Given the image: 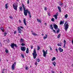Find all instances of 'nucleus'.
Wrapping results in <instances>:
<instances>
[{"instance_id":"obj_1","label":"nucleus","mask_w":73,"mask_h":73,"mask_svg":"<svg viewBox=\"0 0 73 73\" xmlns=\"http://www.w3.org/2000/svg\"><path fill=\"white\" fill-rule=\"evenodd\" d=\"M64 29L66 31L68 30V29L69 27V23L68 21H67L64 23Z\"/></svg>"},{"instance_id":"obj_2","label":"nucleus","mask_w":73,"mask_h":73,"mask_svg":"<svg viewBox=\"0 0 73 73\" xmlns=\"http://www.w3.org/2000/svg\"><path fill=\"white\" fill-rule=\"evenodd\" d=\"M22 5L23 8V9L24 14H26L27 13H25V12H28V9L26 10V7L25 6V5H24L23 4V3H22Z\"/></svg>"},{"instance_id":"obj_3","label":"nucleus","mask_w":73,"mask_h":73,"mask_svg":"<svg viewBox=\"0 0 73 73\" xmlns=\"http://www.w3.org/2000/svg\"><path fill=\"white\" fill-rule=\"evenodd\" d=\"M33 57L34 59H35L37 57V54H36V49L35 48L33 51Z\"/></svg>"},{"instance_id":"obj_4","label":"nucleus","mask_w":73,"mask_h":73,"mask_svg":"<svg viewBox=\"0 0 73 73\" xmlns=\"http://www.w3.org/2000/svg\"><path fill=\"white\" fill-rule=\"evenodd\" d=\"M11 46V47L13 49H15L14 46H15L16 48H17V46L16 44H15L14 43H11V44L10 45Z\"/></svg>"},{"instance_id":"obj_5","label":"nucleus","mask_w":73,"mask_h":73,"mask_svg":"<svg viewBox=\"0 0 73 73\" xmlns=\"http://www.w3.org/2000/svg\"><path fill=\"white\" fill-rule=\"evenodd\" d=\"M47 52H48V51L47 50H46V51H45L44 50H43V57H46V54L48 53H47Z\"/></svg>"},{"instance_id":"obj_6","label":"nucleus","mask_w":73,"mask_h":73,"mask_svg":"<svg viewBox=\"0 0 73 73\" xmlns=\"http://www.w3.org/2000/svg\"><path fill=\"white\" fill-rule=\"evenodd\" d=\"M13 7L14 9L17 11V6L16 5V3H14L13 4Z\"/></svg>"},{"instance_id":"obj_7","label":"nucleus","mask_w":73,"mask_h":73,"mask_svg":"<svg viewBox=\"0 0 73 73\" xmlns=\"http://www.w3.org/2000/svg\"><path fill=\"white\" fill-rule=\"evenodd\" d=\"M16 63L15 62L11 66V68L12 69H13V70H15V66L16 65Z\"/></svg>"},{"instance_id":"obj_8","label":"nucleus","mask_w":73,"mask_h":73,"mask_svg":"<svg viewBox=\"0 0 73 73\" xmlns=\"http://www.w3.org/2000/svg\"><path fill=\"white\" fill-rule=\"evenodd\" d=\"M58 16V13L57 12L55 15L53 16V17H54L56 20H57V16Z\"/></svg>"},{"instance_id":"obj_9","label":"nucleus","mask_w":73,"mask_h":73,"mask_svg":"<svg viewBox=\"0 0 73 73\" xmlns=\"http://www.w3.org/2000/svg\"><path fill=\"white\" fill-rule=\"evenodd\" d=\"M18 31L19 33H21V32H22V30L21 29L20 27H18Z\"/></svg>"},{"instance_id":"obj_10","label":"nucleus","mask_w":73,"mask_h":73,"mask_svg":"<svg viewBox=\"0 0 73 73\" xmlns=\"http://www.w3.org/2000/svg\"><path fill=\"white\" fill-rule=\"evenodd\" d=\"M54 28L55 30L56 29H58V26L56 24L53 25Z\"/></svg>"},{"instance_id":"obj_11","label":"nucleus","mask_w":73,"mask_h":73,"mask_svg":"<svg viewBox=\"0 0 73 73\" xmlns=\"http://www.w3.org/2000/svg\"><path fill=\"white\" fill-rule=\"evenodd\" d=\"M21 49L22 51H24L26 50V48L24 46L22 47L21 48Z\"/></svg>"},{"instance_id":"obj_12","label":"nucleus","mask_w":73,"mask_h":73,"mask_svg":"<svg viewBox=\"0 0 73 73\" xmlns=\"http://www.w3.org/2000/svg\"><path fill=\"white\" fill-rule=\"evenodd\" d=\"M28 12L26 11V12H25V13H26V14H24V15L25 16H27V13H28L29 15H31V12L30 11H28Z\"/></svg>"},{"instance_id":"obj_13","label":"nucleus","mask_w":73,"mask_h":73,"mask_svg":"<svg viewBox=\"0 0 73 73\" xmlns=\"http://www.w3.org/2000/svg\"><path fill=\"white\" fill-rule=\"evenodd\" d=\"M58 50L60 52H63V49L61 48L60 47H59V48L58 49Z\"/></svg>"},{"instance_id":"obj_14","label":"nucleus","mask_w":73,"mask_h":73,"mask_svg":"<svg viewBox=\"0 0 73 73\" xmlns=\"http://www.w3.org/2000/svg\"><path fill=\"white\" fill-rule=\"evenodd\" d=\"M23 23L25 25H27V23H26V20L24 18L23 19Z\"/></svg>"},{"instance_id":"obj_15","label":"nucleus","mask_w":73,"mask_h":73,"mask_svg":"<svg viewBox=\"0 0 73 73\" xmlns=\"http://www.w3.org/2000/svg\"><path fill=\"white\" fill-rule=\"evenodd\" d=\"M58 8L60 12H61V7H60L58 6Z\"/></svg>"},{"instance_id":"obj_16","label":"nucleus","mask_w":73,"mask_h":73,"mask_svg":"<svg viewBox=\"0 0 73 73\" xmlns=\"http://www.w3.org/2000/svg\"><path fill=\"white\" fill-rule=\"evenodd\" d=\"M45 36H44L43 37L44 40H45V39H46V38H47V37H48V35L45 34Z\"/></svg>"},{"instance_id":"obj_17","label":"nucleus","mask_w":73,"mask_h":73,"mask_svg":"<svg viewBox=\"0 0 73 73\" xmlns=\"http://www.w3.org/2000/svg\"><path fill=\"white\" fill-rule=\"evenodd\" d=\"M19 9L20 11H23V8L22 7H19Z\"/></svg>"},{"instance_id":"obj_18","label":"nucleus","mask_w":73,"mask_h":73,"mask_svg":"<svg viewBox=\"0 0 73 73\" xmlns=\"http://www.w3.org/2000/svg\"><path fill=\"white\" fill-rule=\"evenodd\" d=\"M24 39H21L20 40V42L21 43H22V42H23V41H24Z\"/></svg>"},{"instance_id":"obj_19","label":"nucleus","mask_w":73,"mask_h":73,"mask_svg":"<svg viewBox=\"0 0 73 73\" xmlns=\"http://www.w3.org/2000/svg\"><path fill=\"white\" fill-rule=\"evenodd\" d=\"M8 4L6 3L5 5V8L6 9H8Z\"/></svg>"},{"instance_id":"obj_20","label":"nucleus","mask_w":73,"mask_h":73,"mask_svg":"<svg viewBox=\"0 0 73 73\" xmlns=\"http://www.w3.org/2000/svg\"><path fill=\"white\" fill-rule=\"evenodd\" d=\"M50 29H51L53 30V27H52V25H51L50 26Z\"/></svg>"},{"instance_id":"obj_21","label":"nucleus","mask_w":73,"mask_h":73,"mask_svg":"<svg viewBox=\"0 0 73 73\" xmlns=\"http://www.w3.org/2000/svg\"><path fill=\"white\" fill-rule=\"evenodd\" d=\"M26 53H29V49H28V48H27Z\"/></svg>"},{"instance_id":"obj_22","label":"nucleus","mask_w":73,"mask_h":73,"mask_svg":"<svg viewBox=\"0 0 73 73\" xmlns=\"http://www.w3.org/2000/svg\"><path fill=\"white\" fill-rule=\"evenodd\" d=\"M37 20L38 23H41V21L38 19H37Z\"/></svg>"},{"instance_id":"obj_23","label":"nucleus","mask_w":73,"mask_h":73,"mask_svg":"<svg viewBox=\"0 0 73 73\" xmlns=\"http://www.w3.org/2000/svg\"><path fill=\"white\" fill-rule=\"evenodd\" d=\"M25 69L26 70H28L29 69V67L27 66H25Z\"/></svg>"},{"instance_id":"obj_24","label":"nucleus","mask_w":73,"mask_h":73,"mask_svg":"<svg viewBox=\"0 0 73 73\" xmlns=\"http://www.w3.org/2000/svg\"><path fill=\"white\" fill-rule=\"evenodd\" d=\"M64 22H62V21H61L60 22V25H62V24H63Z\"/></svg>"},{"instance_id":"obj_25","label":"nucleus","mask_w":73,"mask_h":73,"mask_svg":"<svg viewBox=\"0 0 73 73\" xmlns=\"http://www.w3.org/2000/svg\"><path fill=\"white\" fill-rule=\"evenodd\" d=\"M36 61H37V62H40V59H39V58H38L36 59Z\"/></svg>"},{"instance_id":"obj_26","label":"nucleus","mask_w":73,"mask_h":73,"mask_svg":"<svg viewBox=\"0 0 73 73\" xmlns=\"http://www.w3.org/2000/svg\"><path fill=\"white\" fill-rule=\"evenodd\" d=\"M32 34L34 35V36H36H36H37V35L35 33H32Z\"/></svg>"},{"instance_id":"obj_27","label":"nucleus","mask_w":73,"mask_h":73,"mask_svg":"<svg viewBox=\"0 0 73 73\" xmlns=\"http://www.w3.org/2000/svg\"><path fill=\"white\" fill-rule=\"evenodd\" d=\"M1 30L3 32L4 31V28H3V27H1Z\"/></svg>"},{"instance_id":"obj_28","label":"nucleus","mask_w":73,"mask_h":73,"mask_svg":"<svg viewBox=\"0 0 73 73\" xmlns=\"http://www.w3.org/2000/svg\"><path fill=\"white\" fill-rule=\"evenodd\" d=\"M61 36V34H59V35L57 37V38H60V36Z\"/></svg>"},{"instance_id":"obj_29","label":"nucleus","mask_w":73,"mask_h":73,"mask_svg":"<svg viewBox=\"0 0 73 73\" xmlns=\"http://www.w3.org/2000/svg\"><path fill=\"white\" fill-rule=\"evenodd\" d=\"M56 59V58L55 57H53V58L52 59V61H53L54 60H55V59Z\"/></svg>"},{"instance_id":"obj_30","label":"nucleus","mask_w":73,"mask_h":73,"mask_svg":"<svg viewBox=\"0 0 73 73\" xmlns=\"http://www.w3.org/2000/svg\"><path fill=\"white\" fill-rule=\"evenodd\" d=\"M68 14H66L65 15V18H66V19L67 18V17H68Z\"/></svg>"},{"instance_id":"obj_31","label":"nucleus","mask_w":73,"mask_h":73,"mask_svg":"<svg viewBox=\"0 0 73 73\" xmlns=\"http://www.w3.org/2000/svg\"><path fill=\"white\" fill-rule=\"evenodd\" d=\"M60 29H58V30L56 31V33H59L60 32Z\"/></svg>"},{"instance_id":"obj_32","label":"nucleus","mask_w":73,"mask_h":73,"mask_svg":"<svg viewBox=\"0 0 73 73\" xmlns=\"http://www.w3.org/2000/svg\"><path fill=\"white\" fill-rule=\"evenodd\" d=\"M52 64L54 65V66H56V62H52Z\"/></svg>"},{"instance_id":"obj_33","label":"nucleus","mask_w":73,"mask_h":73,"mask_svg":"<svg viewBox=\"0 0 73 73\" xmlns=\"http://www.w3.org/2000/svg\"><path fill=\"white\" fill-rule=\"evenodd\" d=\"M5 52L7 53H8V52H9V51H8V50H7V49H6L5 50Z\"/></svg>"},{"instance_id":"obj_34","label":"nucleus","mask_w":73,"mask_h":73,"mask_svg":"<svg viewBox=\"0 0 73 73\" xmlns=\"http://www.w3.org/2000/svg\"><path fill=\"white\" fill-rule=\"evenodd\" d=\"M21 56L23 58H24V54H21Z\"/></svg>"},{"instance_id":"obj_35","label":"nucleus","mask_w":73,"mask_h":73,"mask_svg":"<svg viewBox=\"0 0 73 73\" xmlns=\"http://www.w3.org/2000/svg\"><path fill=\"white\" fill-rule=\"evenodd\" d=\"M21 45H22V46H24V45H25V44L24 43H22L21 44Z\"/></svg>"},{"instance_id":"obj_36","label":"nucleus","mask_w":73,"mask_h":73,"mask_svg":"<svg viewBox=\"0 0 73 73\" xmlns=\"http://www.w3.org/2000/svg\"><path fill=\"white\" fill-rule=\"evenodd\" d=\"M51 21H54V18H52Z\"/></svg>"},{"instance_id":"obj_37","label":"nucleus","mask_w":73,"mask_h":73,"mask_svg":"<svg viewBox=\"0 0 73 73\" xmlns=\"http://www.w3.org/2000/svg\"><path fill=\"white\" fill-rule=\"evenodd\" d=\"M40 49V46H38V49H37L38 50H39Z\"/></svg>"},{"instance_id":"obj_38","label":"nucleus","mask_w":73,"mask_h":73,"mask_svg":"<svg viewBox=\"0 0 73 73\" xmlns=\"http://www.w3.org/2000/svg\"><path fill=\"white\" fill-rule=\"evenodd\" d=\"M64 44H66V40H64Z\"/></svg>"},{"instance_id":"obj_39","label":"nucleus","mask_w":73,"mask_h":73,"mask_svg":"<svg viewBox=\"0 0 73 73\" xmlns=\"http://www.w3.org/2000/svg\"><path fill=\"white\" fill-rule=\"evenodd\" d=\"M57 45L58 46H61V45L60 44H57Z\"/></svg>"},{"instance_id":"obj_40","label":"nucleus","mask_w":73,"mask_h":73,"mask_svg":"<svg viewBox=\"0 0 73 73\" xmlns=\"http://www.w3.org/2000/svg\"><path fill=\"white\" fill-rule=\"evenodd\" d=\"M44 9L45 11H47V8H46V7H44Z\"/></svg>"},{"instance_id":"obj_41","label":"nucleus","mask_w":73,"mask_h":73,"mask_svg":"<svg viewBox=\"0 0 73 73\" xmlns=\"http://www.w3.org/2000/svg\"><path fill=\"white\" fill-rule=\"evenodd\" d=\"M60 5H62V4H63V3H61L59 4Z\"/></svg>"},{"instance_id":"obj_42","label":"nucleus","mask_w":73,"mask_h":73,"mask_svg":"<svg viewBox=\"0 0 73 73\" xmlns=\"http://www.w3.org/2000/svg\"><path fill=\"white\" fill-rule=\"evenodd\" d=\"M27 3L28 4H29V0H28Z\"/></svg>"},{"instance_id":"obj_43","label":"nucleus","mask_w":73,"mask_h":73,"mask_svg":"<svg viewBox=\"0 0 73 73\" xmlns=\"http://www.w3.org/2000/svg\"><path fill=\"white\" fill-rule=\"evenodd\" d=\"M33 46H31V49H33Z\"/></svg>"},{"instance_id":"obj_44","label":"nucleus","mask_w":73,"mask_h":73,"mask_svg":"<svg viewBox=\"0 0 73 73\" xmlns=\"http://www.w3.org/2000/svg\"><path fill=\"white\" fill-rule=\"evenodd\" d=\"M6 41H7V42H9V39H7Z\"/></svg>"},{"instance_id":"obj_45","label":"nucleus","mask_w":73,"mask_h":73,"mask_svg":"<svg viewBox=\"0 0 73 73\" xmlns=\"http://www.w3.org/2000/svg\"><path fill=\"white\" fill-rule=\"evenodd\" d=\"M65 44V43L64 44V45L63 46V48H65V44Z\"/></svg>"},{"instance_id":"obj_46","label":"nucleus","mask_w":73,"mask_h":73,"mask_svg":"<svg viewBox=\"0 0 73 73\" xmlns=\"http://www.w3.org/2000/svg\"><path fill=\"white\" fill-rule=\"evenodd\" d=\"M56 51L57 53H58V50L56 48Z\"/></svg>"},{"instance_id":"obj_47","label":"nucleus","mask_w":73,"mask_h":73,"mask_svg":"<svg viewBox=\"0 0 73 73\" xmlns=\"http://www.w3.org/2000/svg\"><path fill=\"white\" fill-rule=\"evenodd\" d=\"M35 64L36 65H37V62H36L35 63Z\"/></svg>"},{"instance_id":"obj_48","label":"nucleus","mask_w":73,"mask_h":73,"mask_svg":"<svg viewBox=\"0 0 73 73\" xmlns=\"http://www.w3.org/2000/svg\"><path fill=\"white\" fill-rule=\"evenodd\" d=\"M17 31H15L14 32V34H15L16 33Z\"/></svg>"},{"instance_id":"obj_49","label":"nucleus","mask_w":73,"mask_h":73,"mask_svg":"<svg viewBox=\"0 0 73 73\" xmlns=\"http://www.w3.org/2000/svg\"><path fill=\"white\" fill-rule=\"evenodd\" d=\"M29 17L30 18H31V17H32V16H31V15H29Z\"/></svg>"},{"instance_id":"obj_50","label":"nucleus","mask_w":73,"mask_h":73,"mask_svg":"<svg viewBox=\"0 0 73 73\" xmlns=\"http://www.w3.org/2000/svg\"><path fill=\"white\" fill-rule=\"evenodd\" d=\"M19 22L20 23H21V21L20 20H19Z\"/></svg>"},{"instance_id":"obj_51","label":"nucleus","mask_w":73,"mask_h":73,"mask_svg":"<svg viewBox=\"0 0 73 73\" xmlns=\"http://www.w3.org/2000/svg\"><path fill=\"white\" fill-rule=\"evenodd\" d=\"M53 32H54V33H56V31L54 29L53 30Z\"/></svg>"},{"instance_id":"obj_52","label":"nucleus","mask_w":73,"mask_h":73,"mask_svg":"<svg viewBox=\"0 0 73 73\" xmlns=\"http://www.w3.org/2000/svg\"><path fill=\"white\" fill-rule=\"evenodd\" d=\"M48 16H50V13H48Z\"/></svg>"},{"instance_id":"obj_53","label":"nucleus","mask_w":73,"mask_h":73,"mask_svg":"<svg viewBox=\"0 0 73 73\" xmlns=\"http://www.w3.org/2000/svg\"><path fill=\"white\" fill-rule=\"evenodd\" d=\"M50 50H52V48H51V47H50Z\"/></svg>"},{"instance_id":"obj_54","label":"nucleus","mask_w":73,"mask_h":73,"mask_svg":"<svg viewBox=\"0 0 73 73\" xmlns=\"http://www.w3.org/2000/svg\"><path fill=\"white\" fill-rule=\"evenodd\" d=\"M9 17L10 19H12V17Z\"/></svg>"},{"instance_id":"obj_55","label":"nucleus","mask_w":73,"mask_h":73,"mask_svg":"<svg viewBox=\"0 0 73 73\" xmlns=\"http://www.w3.org/2000/svg\"><path fill=\"white\" fill-rule=\"evenodd\" d=\"M0 44H1V46H2V44L1 43V42H0Z\"/></svg>"},{"instance_id":"obj_56","label":"nucleus","mask_w":73,"mask_h":73,"mask_svg":"<svg viewBox=\"0 0 73 73\" xmlns=\"http://www.w3.org/2000/svg\"><path fill=\"white\" fill-rule=\"evenodd\" d=\"M52 73H54V72L53 71H52Z\"/></svg>"},{"instance_id":"obj_57","label":"nucleus","mask_w":73,"mask_h":73,"mask_svg":"<svg viewBox=\"0 0 73 73\" xmlns=\"http://www.w3.org/2000/svg\"><path fill=\"white\" fill-rule=\"evenodd\" d=\"M20 27L22 29H23V27L21 26V27Z\"/></svg>"},{"instance_id":"obj_58","label":"nucleus","mask_w":73,"mask_h":73,"mask_svg":"<svg viewBox=\"0 0 73 73\" xmlns=\"http://www.w3.org/2000/svg\"><path fill=\"white\" fill-rule=\"evenodd\" d=\"M72 44H73V40H72Z\"/></svg>"},{"instance_id":"obj_59","label":"nucleus","mask_w":73,"mask_h":73,"mask_svg":"<svg viewBox=\"0 0 73 73\" xmlns=\"http://www.w3.org/2000/svg\"><path fill=\"white\" fill-rule=\"evenodd\" d=\"M44 25H46L47 24L46 23H45L44 24Z\"/></svg>"},{"instance_id":"obj_60","label":"nucleus","mask_w":73,"mask_h":73,"mask_svg":"<svg viewBox=\"0 0 73 73\" xmlns=\"http://www.w3.org/2000/svg\"><path fill=\"white\" fill-rule=\"evenodd\" d=\"M3 42H5V40H4L3 41Z\"/></svg>"},{"instance_id":"obj_61","label":"nucleus","mask_w":73,"mask_h":73,"mask_svg":"<svg viewBox=\"0 0 73 73\" xmlns=\"http://www.w3.org/2000/svg\"><path fill=\"white\" fill-rule=\"evenodd\" d=\"M7 33H5L4 34V35H7Z\"/></svg>"},{"instance_id":"obj_62","label":"nucleus","mask_w":73,"mask_h":73,"mask_svg":"<svg viewBox=\"0 0 73 73\" xmlns=\"http://www.w3.org/2000/svg\"><path fill=\"white\" fill-rule=\"evenodd\" d=\"M42 36H44V34H42Z\"/></svg>"},{"instance_id":"obj_63","label":"nucleus","mask_w":73,"mask_h":73,"mask_svg":"<svg viewBox=\"0 0 73 73\" xmlns=\"http://www.w3.org/2000/svg\"><path fill=\"white\" fill-rule=\"evenodd\" d=\"M2 73H4V72H2Z\"/></svg>"},{"instance_id":"obj_64","label":"nucleus","mask_w":73,"mask_h":73,"mask_svg":"<svg viewBox=\"0 0 73 73\" xmlns=\"http://www.w3.org/2000/svg\"><path fill=\"white\" fill-rule=\"evenodd\" d=\"M72 67H73V64L72 65Z\"/></svg>"}]
</instances>
